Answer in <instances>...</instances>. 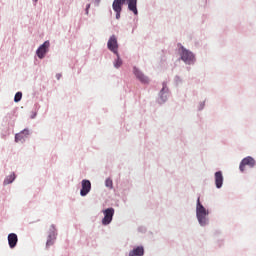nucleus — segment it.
Listing matches in <instances>:
<instances>
[{
	"mask_svg": "<svg viewBox=\"0 0 256 256\" xmlns=\"http://www.w3.org/2000/svg\"><path fill=\"white\" fill-rule=\"evenodd\" d=\"M127 3L129 11H132L134 15H138L137 0H114L112 9L116 13V19H121V11H123V5Z\"/></svg>",
	"mask_w": 256,
	"mask_h": 256,
	"instance_id": "nucleus-1",
	"label": "nucleus"
},
{
	"mask_svg": "<svg viewBox=\"0 0 256 256\" xmlns=\"http://www.w3.org/2000/svg\"><path fill=\"white\" fill-rule=\"evenodd\" d=\"M89 191H91V181L89 180H82V189L80 191V195L85 197Z\"/></svg>",
	"mask_w": 256,
	"mask_h": 256,
	"instance_id": "nucleus-8",
	"label": "nucleus"
},
{
	"mask_svg": "<svg viewBox=\"0 0 256 256\" xmlns=\"http://www.w3.org/2000/svg\"><path fill=\"white\" fill-rule=\"evenodd\" d=\"M89 7H91V5H89V4H88V5H87V8H86V11H88V10H89Z\"/></svg>",
	"mask_w": 256,
	"mask_h": 256,
	"instance_id": "nucleus-21",
	"label": "nucleus"
},
{
	"mask_svg": "<svg viewBox=\"0 0 256 256\" xmlns=\"http://www.w3.org/2000/svg\"><path fill=\"white\" fill-rule=\"evenodd\" d=\"M15 141L16 143H19V141H25V136L20 132L15 135Z\"/></svg>",
	"mask_w": 256,
	"mask_h": 256,
	"instance_id": "nucleus-15",
	"label": "nucleus"
},
{
	"mask_svg": "<svg viewBox=\"0 0 256 256\" xmlns=\"http://www.w3.org/2000/svg\"><path fill=\"white\" fill-rule=\"evenodd\" d=\"M215 177V185L217 189H221L223 187V172L218 171L214 175Z\"/></svg>",
	"mask_w": 256,
	"mask_h": 256,
	"instance_id": "nucleus-11",
	"label": "nucleus"
},
{
	"mask_svg": "<svg viewBox=\"0 0 256 256\" xmlns=\"http://www.w3.org/2000/svg\"><path fill=\"white\" fill-rule=\"evenodd\" d=\"M145 255V248L138 246L129 252V256H143Z\"/></svg>",
	"mask_w": 256,
	"mask_h": 256,
	"instance_id": "nucleus-12",
	"label": "nucleus"
},
{
	"mask_svg": "<svg viewBox=\"0 0 256 256\" xmlns=\"http://www.w3.org/2000/svg\"><path fill=\"white\" fill-rule=\"evenodd\" d=\"M22 98H23V93L17 92V93L15 94V97H14L15 103H19V101H21Z\"/></svg>",
	"mask_w": 256,
	"mask_h": 256,
	"instance_id": "nucleus-16",
	"label": "nucleus"
},
{
	"mask_svg": "<svg viewBox=\"0 0 256 256\" xmlns=\"http://www.w3.org/2000/svg\"><path fill=\"white\" fill-rule=\"evenodd\" d=\"M53 243H55V241L53 239H51V237H49V239L46 242V247H51V245H53Z\"/></svg>",
	"mask_w": 256,
	"mask_h": 256,
	"instance_id": "nucleus-18",
	"label": "nucleus"
},
{
	"mask_svg": "<svg viewBox=\"0 0 256 256\" xmlns=\"http://www.w3.org/2000/svg\"><path fill=\"white\" fill-rule=\"evenodd\" d=\"M35 2H37L38 0H34Z\"/></svg>",
	"mask_w": 256,
	"mask_h": 256,
	"instance_id": "nucleus-22",
	"label": "nucleus"
},
{
	"mask_svg": "<svg viewBox=\"0 0 256 256\" xmlns=\"http://www.w3.org/2000/svg\"><path fill=\"white\" fill-rule=\"evenodd\" d=\"M255 163V159H253L251 156H248L241 161L239 169L243 173V171H245L246 165H248V167H255Z\"/></svg>",
	"mask_w": 256,
	"mask_h": 256,
	"instance_id": "nucleus-6",
	"label": "nucleus"
},
{
	"mask_svg": "<svg viewBox=\"0 0 256 256\" xmlns=\"http://www.w3.org/2000/svg\"><path fill=\"white\" fill-rule=\"evenodd\" d=\"M105 185L109 189H113V180H111V178H107L106 181H105Z\"/></svg>",
	"mask_w": 256,
	"mask_h": 256,
	"instance_id": "nucleus-17",
	"label": "nucleus"
},
{
	"mask_svg": "<svg viewBox=\"0 0 256 256\" xmlns=\"http://www.w3.org/2000/svg\"><path fill=\"white\" fill-rule=\"evenodd\" d=\"M104 218L102 219V225H109L113 221V216L115 215V209L108 208L103 211Z\"/></svg>",
	"mask_w": 256,
	"mask_h": 256,
	"instance_id": "nucleus-5",
	"label": "nucleus"
},
{
	"mask_svg": "<svg viewBox=\"0 0 256 256\" xmlns=\"http://www.w3.org/2000/svg\"><path fill=\"white\" fill-rule=\"evenodd\" d=\"M24 137H27L29 135V130L24 129L22 132H20Z\"/></svg>",
	"mask_w": 256,
	"mask_h": 256,
	"instance_id": "nucleus-19",
	"label": "nucleus"
},
{
	"mask_svg": "<svg viewBox=\"0 0 256 256\" xmlns=\"http://www.w3.org/2000/svg\"><path fill=\"white\" fill-rule=\"evenodd\" d=\"M12 181H15V174H11L4 180V185H9Z\"/></svg>",
	"mask_w": 256,
	"mask_h": 256,
	"instance_id": "nucleus-14",
	"label": "nucleus"
},
{
	"mask_svg": "<svg viewBox=\"0 0 256 256\" xmlns=\"http://www.w3.org/2000/svg\"><path fill=\"white\" fill-rule=\"evenodd\" d=\"M107 47L109 51H112L115 55L119 53V44L117 43V37L115 35H112L107 43Z\"/></svg>",
	"mask_w": 256,
	"mask_h": 256,
	"instance_id": "nucleus-4",
	"label": "nucleus"
},
{
	"mask_svg": "<svg viewBox=\"0 0 256 256\" xmlns=\"http://www.w3.org/2000/svg\"><path fill=\"white\" fill-rule=\"evenodd\" d=\"M19 241V238L17 237V234L10 233L8 235V245L10 249H15L17 247V242Z\"/></svg>",
	"mask_w": 256,
	"mask_h": 256,
	"instance_id": "nucleus-9",
	"label": "nucleus"
},
{
	"mask_svg": "<svg viewBox=\"0 0 256 256\" xmlns=\"http://www.w3.org/2000/svg\"><path fill=\"white\" fill-rule=\"evenodd\" d=\"M116 56H117V59L114 62V67L116 69H119V67H121L123 65V60H121V58L119 57V53L116 54Z\"/></svg>",
	"mask_w": 256,
	"mask_h": 256,
	"instance_id": "nucleus-13",
	"label": "nucleus"
},
{
	"mask_svg": "<svg viewBox=\"0 0 256 256\" xmlns=\"http://www.w3.org/2000/svg\"><path fill=\"white\" fill-rule=\"evenodd\" d=\"M50 43L49 41H45L36 51V54L38 55L39 59H43L45 57V54L47 53L49 49Z\"/></svg>",
	"mask_w": 256,
	"mask_h": 256,
	"instance_id": "nucleus-7",
	"label": "nucleus"
},
{
	"mask_svg": "<svg viewBox=\"0 0 256 256\" xmlns=\"http://www.w3.org/2000/svg\"><path fill=\"white\" fill-rule=\"evenodd\" d=\"M179 54L181 56V60L184 61V63H186L187 65L195 63V55H193V52L185 49V47H180Z\"/></svg>",
	"mask_w": 256,
	"mask_h": 256,
	"instance_id": "nucleus-3",
	"label": "nucleus"
},
{
	"mask_svg": "<svg viewBox=\"0 0 256 256\" xmlns=\"http://www.w3.org/2000/svg\"><path fill=\"white\" fill-rule=\"evenodd\" d=\"M163 91H165V86H163L162 90H161V94L163 95Z\"/></svg>",
	"mask_w": 256,
	"mask_h": 256,
	"instance_id": "nucleus-20",
	"label": "nucleus"
},
{
	"mask_svg": "<svg viewBox=\"0 0 256 256\" xmlns=\"http://www.w3.org/2000/svg\"><path fill=\"white\" fill-rule=\"evenodd\" d=\"M134 75L141 83H149V78H147V76H145V74L136 67H134Z\"/></svg>",
	"mask_w": 256,
	"mask_h": 256,
	"instance_id": "nucleus-10",
	"label": "nucleus"
},
{
	"mask_svg": "<svg viewBox=\"0 0 256 256\" xmlns=\"http://www.w3.org/2000/svg\"><path fill=\"white\" fill-rule=\"evenodd\" d=\"M196 215L199 224L204 227L207 224V215H209V211L203 207L201 204L200 198L197 199V206H196Z\"/></svg>",
	"mask_w": 256,
	"mask_h": 256,
	"instance_id": "nucleus-2",
	"label": "nucleus"
}]
</instances>
